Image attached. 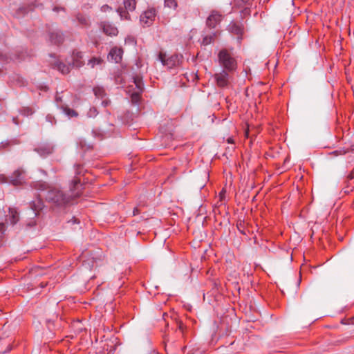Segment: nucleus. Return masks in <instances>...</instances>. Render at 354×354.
<instances>
[{"instance_id": "1", "label": "nucleus", "mask_w": 354, "mask_h": 354, "mask_svg": "<svg viewBox=\"0 0 354 354\" xmlns=\"http://www.w3.org/2000/svg\"><path fill=\"white\" fill-rule=\"evenodd\" d=\"M80 192H72L71 195H68L62 190L55 187H49L45 194V199L48 203L56 207H64L68 205L73 197H77Z\"/></svg>"}, {"instance_id": "2", "label": "nucleus", "mask_w": 354, "mask_h": 354, "mask_svg": "<svg viewBox=\"0 0 354 354\" xmlns=\"http://www.w3.org/2000/svg\"><path fill=\"white\" fill-rule=\"evenodd\" d=\"M219 65L223 70L234 72L237 68V62L233 53L227 48H222L218 54Z\"/></svg>"}, {"instance_id": "3", "label": "nucleus", "mask_w": 354, "mask_h": 354, "mask_svg": "<svg viewBox=\"0 0 354 354\" xmlns=\"http://www.w3.org/2000/svg\"><path fill=\"white\" fill-rule=\"evenodd\" d=\"M233 73L234 72L222 70L221 72L215 73L214 77L217 86L222 88H227L232 79V73Z\"/></svg>"}, {"instance_id": "4", "label": "nucleus", "mask_w": 354, "mask_h": 354, "mask_svg": "<svg viewBox=\"0 0 354 354\" xmlns=\"http://www.w3.org/2000/svg\"><path fill=\"white\" fill-rule=\"evenodd\" d=\"M166 55L163 53H160L158 59L164 66H167L169 68H172L178 66L183 59V56L179 55H173L169 57H166Z\"/></svg>"}, {"instance_id": "5", "label": "nucleus", "mask_w": 354, "mask_h": 354, "mask_svg": "<svg viewBox=\"0 0 354 354\" xmlns=\"http://www.w3.org/2000/svg\"><path fill=\"white\" fill-rule=\"evenodd\" d=\"M223 15L218 10H213L206 19V26L210 29L215 28L223 20Z\"/></svg>"}, {"instance_id": "6", "label": "nucleus", "mask_w": 354, "mask_h": 354, "mask_svg": "<svg viewBox=\"0 0 354 354\" xmlns=\"http://www.w3.org/2000/svg\"><path fill=\"white\" fill-rule=\"evenodd\" d=\"M156 10L154 8H149L140 15V22L144 26H149L155 20Z\"/></svg>"}, {"instance_id": "7", "label": "nucleus", "mask_w": 354, "mask_h": 354, "mask_svg": "<svg viewBox=\"0 0 354 354\" xmlns=\"http://www.w3.org/2000/svg\"><path fill=\"white\" fill-rule=\"evenodd\" d=\"M49 41L52 44L60 46L65 39L64 32L60 30H53L48 31Z\"/></svg>"}, {"instance_id": "8", "label": "nucleus", "mask_w": 354, "mask_h": 354, "mask_svg": "<svg viewBox=\"0 0 354 354\" xmlns=\"http://www.w3.org/2000/svg\"><path fill=\"white\" fill-rule=\"evenodd\" d=\"M8 178L9 184L14 186L21 185L25 182L24 171L22 169H17Z\"/></svg>"}, {"instance_id": "9", "label": "nucleus", "mask_w": 354, "mask_h": 354, "mask_svg": "<svg viewBox=\"0 0 354 354\" xmlns=\"http://www.w3.org/2000/svg\"><path fill=\"white\" fill-rule=\"evenodd\" d=\"M227 29L230 32L237 36V39L240 42L244 32L243 25L236 21H231L228 25Z\"/></svg>"}, {"instance_id": "10", "label": "nucleus", "mask_w": 354, "mask_h": 354, "mask_svg": "<svg viewBox=\"0 0 354 354\" xmlns=\"http://www.w3.org/2000/svg\"><path fill=\"white\" fill-rule=\"evenodd\" d=\"M75 176L74 180L72 181V185L71 187V192H80L79 187H82L80 184V179L78 178L77 176L83 175L84 174V168L83 165L81 164H75Z\"/></svg>"}, {"instance_id": "11", "label": "nucleus", "mask_w": 354, "mask_h": 354, "mask_svg": "<svg viewBox=\"0 0 354 354\" xmlns=\"http://www.w3.org/2000/svg\"><path fill=\"white\" fill-rule=\"evenodd\" d=\"M43 8V4L38 3L37 1L32 2L31 3L19 8L16 12V16L17 17H22L30 11H33L36 8Z\"/></svg>"}, {"instance_id": "12", "label": "nucleus", "mask_w": 354, "mask_h": 354, "mask_svg": "<svg viewBox=\"0 0 354 354\" xmlns=\"http://www.w3.org/2000/svg\"><path fill=\"white\" fill-rule=\"evenodd\" d=\"M123 49L122 48L113 47L108 54V59L120 63L122 61Z\"/></svg>"}, {"instance_id": "13", "label": "nucleus", "mask_w": 354, "mask_h": 354, "mask_svg": "<svg viewBox=\"0 0 354 354\" xmlns=\"http://www.w3.org/2000/svg\"><path fill=\"white\" fill-rule=\"evenodd\" d=\"M84 64L82 52L74 50L72 54V62L70 63V65L73 67L80 68Z\"/></svg>"}, {"instance_id": "14", "label": "nucleus", "mask_w": 354, "mask_h": 354, "mask_svg": "<svg viewBox=\"0 0 354 354\" xmlns=\"http://www.w3.org/2000/svg\"><path fill=\"white\" fill-rule=\"evenodd\" d=\"M35 151L41 156L45 157L53 151V147L48 144H42L35 148Z\"/></svg>"}, {"instance_id": "15", "label": "nucleus", "mask_w": 354, "mask_h": 354, "mask_svg": "<svg viewBox=\"0 0 354 354\" xmlns=\"http://www.w3.org/2000/svg\"><path fill=\"white\" fill-rule=\"evenodd\" d=\"M31 209L34 212L35 216L39 214V212L41 211L44 207V202L41 198H37L30 203Z\"/></svg>"}, {"instance_id": "16", "label": "nucleus", "mask_w": 354, "mask_h": 354, "mask_svg": "<svg viewBox=\"0 0 354 354\" xmlns=\"http://www.w3.org/2000/svg\"><path fill=\"white\" fill-rule=\"evenodd\" d=\"M7 221L12 225H15L19 221V213L16 208L9 207Z\"/></svg>"}, {"instance_id": "17", "label": "nucleus", "mask_w": 354, "mask_h": 354, "mask_svg": "<svg viewBox=\"0 0 354 354\" xmlns=\"http://www.w3.org/2000/svg\"><path fill=\"white\" fill-rule=\"evenodd\" d=\"M102 30L104 34L109 36H115L118 33L117 28L109 24H103Z\"/></svg>"}, {"instance_id": "18", "label": "nucleus", "mask_w": 354, "mask_h": 354, "mask_svg": "<svg viewBox=\"0 0 354 354\" xmlns=\"http://www.w3.org/2000/svg\"><path fill=\"white\" fill-rule=\"evenodd\" d=\"M133 80L136 88H137V91H139L140 92H143L144 84L142 82V78L138 75H136L133 77Z\"/></svg>"}, {"instance_id": "19", "label": "nucleus", "mask_w": 354, "mask_h": 354, "mask_svg": "<svg viewBox=\"0 0 354 354\" xmlns=\"http://www.w3.org/2000/svg\"><path fill=\"white\" fill-rule=\"evenodd\" d=\"M76 19L80 23V24L82 25L83 26L88 27L90 26V22L88 17L81 13H77L76 15Z\"/></svg>"}, {"instance_id": "20", "label": "nucleus", "mask_w": 354, "mask_h": 354, "mask_svg": "<svg viewBox=\"0 0 354 354\" xmlns=\"http://www.w3.org/2000/svg\"><path fill=\"white\" fill-rule=\"evenodd\" d=\"M57 317H58V315L55 313L53 314L51 317L46 319V325H47L48 328L50 331H53L55 330L54 322L57 319Z\"/></svg>"}, {"instance_id": "21", "label": "nucleus", "mask_w": 354, "mask_h": 354, "mask_svg": "<svg viewBox=\"0 0 354 354\" xmlns=\"http://www.w3.org/2000/svg\"><path fill=\"white\" fill-rule=\"evenodd\" d=\"M71 65H66L62 62H58L56 64V68L62 74H68L70 72Z\"/></svg>"}, {"instance_id": "22", "label": "nucleus", "mask_w": 354, "mask_h": 354, "mask_svg": "<svg viewBox=\"0 0 354 354\" xmlns=\"http://www.w3.org/2000/svg\"><path fill=\"white\" fill-rule=\"evenodd\" d=\"M124 6L127 10L133 11L136 8V0H124Z\"/></svg>"}, {"instance_id": "23", "label": "nucleus", "mask_w": 354, "mask_h": 354, "mask_svg": "<svg viewBox=\"0 0 354 354\" xmlns=\"http://www.w3.org/2000/svg\"><path fill=\"white\" fill-rule=\"evenodd\" d=\"M62 109L63 110L64 113L66 114L70 118L78 116V113L76 111L70 109L67 106H62Z\"/></svg>"}, {"instance_id": "24", "label": "nucleus", "mask_w": 354, "mask_h": 354, "mask_svg": "<svg viewBox=\"0 0 354 354\" xmlns=\"http://www.w3.org/2000/svg\"><path fill=\"white\" fill-rule=\"evenodd\" d=\"M32 187L35 189L44 191L46 189L48 185L45 182L37 181L32 183Z\"/></svg>"}, {"instance_id": "25", "label": "nucleus", "mask_w": 354, "mask_h": 354, "mask_svg": "<svg viewBox=\"0 0 354 354\" xmlns=\"http://www.w3.org/2000/svg\"><path fill=\"white\" fill-rule=\"evenodd\" d=\"M129 10H127L123 8H118L117 9V12L119 14L122 19H130V15L129 14Z\"/></svg>"}, {"instance_id": "26", "label": "nucleus", "mask_w": 354, "mask_h": 354, "mask_svg": "<svg viewBox=\"0 0 354 354\" xmlns=\"http://www.w3.org/2000/svg\"><path fill=\"white\" fill-rule=\"evenodd\" d=\"M93 91L95 95L98 98H103L106 95L104 89L99 86L94 87Z\"/></svg>"}, {"instance_id": "27", "label": "nucleus", "mask_w": 354, "mask_h": 354, "mask_svg": "<svg viewBox=\"0 0 354 354\" xmlns=\"http://www.w3.org/2000/svg\"><path fill=\"white\" fill-rule=\"evenodd\" d=\"M216 33L214 32L212 35L205 36L203 39L202 44L204 46L210 44L213 41L214 38V37H216Z\"/></svg>"}, {"instance_id": "28", "label": "nucleus", "mask_w": 354, "mask_h": 354, "mask_svg": "<svg viewBox=\"0 0 354 354\" xmlns=\"http://www.w3.org/2000/svg\"><path fill=\"white\" fill-rule=\"evenodd\" d=\"M86 256V253H83L80 257L81 259L83 261V265H85V266L87 265L89 267H93L94 263L95 262V259L94 257H92L93 260H92V261H90L89 259H86V260L84 259Z\"/></svg>"}, {"instance_id": "29", "label": "nucleus", "mask_w": 354, "mask_h": 354, "mask_svg": "<svg viewBox=\"0 0 354 354\" xmlns=\"http://www.w3.org/2000/svg\"><path fill=\"white\" fill-rule=\"evenodd\" d=\"M345 186L343 188L344 192L346 194H348L351 192H353L354 187H353V183H348L347 180L344 182Z\"/></svg>"}, {"instance_id": "30", "label": "nucleus", "mask_w": 354, "mask_h": 354, "mask_svg": "<svg viewBox=\"0 0 354 354\" xmlns=\"http://www.w3.org/2000/svg\"><path fill=\"white\" fill-rule=\"evenodd\" d=\"M164 4L165 7L176 9L178 6L176 0H165Z\"/></svg>"}, {"instance_id": "31", "label": "nucleus", "mask_w": 354, "mask_h": 354, "mask_svg": "<svg viewBox=\"0 0 354 354\" xmlns=\"http://www.w3.org/2000/svg\"><path fill=\"white\" fill-rule=\"evenodd\" d=\"M103 60L100 57H93L88 61V64L91 68H94L95 65H99L102 63Z\"/></svg>"}, {"instance_id": "32", "label": "nucleus", "mask_w": 354, "mask_h": 354, "mask_svg": "<svg viewBox=\"0 0 354 354\" xmlns=\"http://www.w3.org/2000/svg\"><path fill=\"white\" fill-rule=\"evenodd\" d=\"M142 93V92H140L139 91H136L133 92L131 94V101H132L133 103L136 104V103H138L140 101V94Z\"/></svg>"}, {"instance_id": "33", "label": "nucleus", "mask_w": 354, "mask_h": 354, "mask_svg": "<svg viewBox=\"0 0 354 354\" xmlns=\"http://www.w3.org/2000/svg\"><path fill=\"white\" fill-rule=\"evenodd\" d=\"M16 144H18V142L16 140H13V141H9V140L3 141V142H1L0 143V148L6 149V148L10 147V145H16Z\"/></svg>"}, {"instance_id": "34", "label": "nucleus", "mask_w": 354, "mask_h": 354, "mask_svg": "<svg viewBox=\"0 0 354 354\" xmlns=\"http://www.w3.org/2000/svg\"><path fill=\"white\" fill-rule=\"evenodd\" d=\"M98 111L95 107H91L88 111V115L89 117H95L97 115Z\"/></svg>"}, {"instance_id": "35", "label": "nucleus", "mask_w": 354, "mask_h": 354, "mask_svg": "<svg viewBox=\"0 0 354 354\" xmlns=\"http://www.w3.org/2000/svg\"><path fill=\"white\" fill-rule=\"evenodd\" d=\"M348 183H354V169L349 173L347 176L346 179Z\"/></svg>"}, {"instance_id": "36", "label": "nucleus", "mask_w": 354, "mask_h": 354, "mask_svg": "<svg viewBox=\"0 0 354 354\" xmlns=\"http://www.w3.org/2000/svg\"><path fill=\"white\" fill-rule=\"evenodd\" d=\"M93 133L95 137H98L100 139L104 138V131H97V130H93Z\"/></svg>"}, {"instance_id": "37", "label": "nucleus", "mask_w": 354, "mask_h": 354, "mask_svg": "<svg viewBox=\"0 0 354 354\" xmlns=\"http://www.w3.org/2000/svg\"><path fill=\"white\" fill-rule=\"evenodd\" d=\"M0 183H9V178L4 174H0Z\"/></svg>"}, {"instance_id": "38", "label": "nucleus", "mask_w": 354, "mask_h": 354, "mask_svg": "<svg viewBox=\"0 0 354 354\" xmlns=\"http://www.w3.org/2000/svg\"><path fill=\"white\" fill-rule=\"evenodd\" d=\"M36 221L35 219H31L26 223V227L30 228L33 227L36 225Z\"/></svg>"}, {"instance_id": "39", "label": "nucleus", "mask_w": 354, "mask_h": 354, "mask_svg": "<svg viewBox=\"0 0 354 354\" xmlns=\"http://www.w3.org/2000/svg\"><path fill=\"white\" fill-rule=\"evenodd\" d=\"M22 111H23V113L24 115H32V111L29 107L24 108Z\"/></svg>"}, {"instance_id": "40", "label": "nucleus", "mask_w": 354, "mask_h": 354, "mask_svg": "<svg viewBox=\"0 0 354 354\" xmlns=\"http://www.w3.org/2000/svg\"><path fill=\"white\" fill-rule=\"evenodd\" d=\"M112 10L111 7V6H109V5H106V4L103 5V6L101 7V10H102V12H108V11H110V10Z\"/></svg>"}, {"instance_id": "41", "label": "nucleus", "mask_w": 354, "mask_h": 354, "mask_svg": "<svg viewBox=\"0 0 354 354\" xmlns=\"http://www.w3.org/2000/svg\"><path fill=\"white\" fill-rule=\"evenodd\" d=\"M6 223L1 222L0 223V232L3 234L4 232H6Z\"/></svg>"}, {"instance_id": "42", "label": "nucleus", "mask_w": 354, "mask_h": 354, "mask_svg": "<svg viewBox=\"0 0 354 354\" xmlns=\"http://www.w3.org/2000/svg\"><path fill=\"white\" fill-rule=\"evenodd\" d=\"M178 329L183 333L184 330L185 329V326H184L183 323L180 321L178 322Z\"/></svg>"}, {"instance_id": "43", "label": "nucleus", "mask_w": 354, "mask_h": 354, "mask_svg": "<svg viewBox=\"0 0 354 354\" xmlns=\"http://www.w3.org/2000/svg\"><path fill=\"white\" fill-rule=\"evenodd\" d=\"M53 10L54 12H59V11H64L65 12V8L64 7H61V6H55L53 8Z\"/></svg>"}, {"instance_id": "44", "label": "nucleus", "mask_w": 354, "mask_h": 354, "mask_svg": "<svg viewBox=\"0 0 354 354\" xmlns=\"http://www.w3.org/2000/svg\"><path fill=\"white\" fill-rule=\"evenodd\" d=\"M55 101H56V102H57V104L58 106H60V107L62 108V105L61 104V102H62V97H59V96H56V97H55Z\"/></svg>"}, {"instance_id": "45", "label": "nucleus", "mask_w": 354, "mask_h": 354, "mask_svg": "<svg viewBox=\"0 0 354 354\" xmlns=\"http://www.w3.org/2000/svg\"><path fill=\"white\" fill-rule=\"evenodd\" d=\"M140 210L138 207H136L133 210V216H136L140 213Z\"/></svg>"}, {"instance_id": "46", "label": "nucleus", "mask_w": 354, "mask_h": 354, "mask_svg": "<svg viewBox=\"0 0 354 354\" xmlns=\"http://www.w3.org/2000/svg\"><path fill=\"white\" fill-rule=\"evenodd\" d=\"M109 102H110L109 101H108V100H103V101H102V104L104 107H106V106H108V104H109Z\"/></svg>"}, {"instance_id": "47", "label": "nucleus", "mask_w": 354, "mask_h": 354, "mask_svg": "<svg viewBox=\"0 0 354 354\" xmlns=\"http://www.w3.org/2000/svg\"><path fill=\"white\" fill-rule=\"evenodd\" d=\"M242 12H243V13H244V14H248V15H249L250 10H249V8H245Z\"/></svg>"}, {"instance_id": "48", "label": "nucleus", "mask_w": 354, "mask_h": 354, "mask_svg": "<svg viewBox=\"0 0 354 354\" xmlns=\"http://www.w3.org/2000/svg\"><path fill=\"white\" fill-rule=\"evenodd\" d=\"M46 119L48 120L51 123H53V121L51 119H54L51 115H47Z\"/></svg>"}, {"instance_id": "49", "label": "nucleus", "mask_w": 354, "mask_h": 354, "mask_svg": "<svg viewBox=\"0 0 354 354\" xmlns=\"http://www.w3.org/2000/svg\"><path fill=\"white\" fill-rule=\"evenodd\" d=\"M6 58V55L0 53V60H3Z\"/></svg>"}, {"instance_id": "50", "label": "nucleus", "mask_w": 354, "mask_h": 354, "mask_svg": "<svg viewBox=\"0 0 354 354\" xmlns=\"http://www.w3.org/2000/svg\"><path fill=\"white\" fill-rule=\"evenodd\" d=\"M149 354H158V353L157 351H156L155 350H152L149 352Z\"/></svg>"}, {"instance_id": "51", "label": "nucleus", "mask_w": 354, "mask_h": 354, "mask_svg": "<svg viewBox=\"0 0 354 354\" xmlns=\"http://www.w3.org/2000/svg\"><path fill=\"white\" fill-rule=\"evenodd\" d=\"M245 136H246L247 138H248V137H249V130H248V129H247V130L245 131Z\"/></svg>"}, {"instance_id": "52", "label": "nucleus", "mask_w": 354, "mask_h": 354, "mask_svg": "<svg viewBox=\"0 0 354 354\" xmlns=\"http://www.w3.org/2000/svg\"><path fill=\"white\" fill-rule=\"evenodd\" d=\"M11 348H11L10 345H8V350L6 351V352L10 351L11 350ZM4 353H6V351Z\"/></svg>"}, {"instance_id": "53", "label": "nucleus", "mask_w": 354, "mask_h": 354, "mask_svg": "<svg viewBox=\"0 0 354 354\" xmlns=\"http://www.w3.org/2000/svg\"><path fill=\"white\" fill-rule=\"evenodd\" d=\"M13 122L16 124H18V122H17V120L16 118H13Z\"/></svg>"}, {"instance_id": "54", "label": "nucleus", "mask_w": 354, "mask_h": 354, "mask_svg": "<svg viewBox=\"0 0 354 354\" xmlns=\"http://www.w3.org/2000/svg\"><path fill=\"white\" fill-rule=\"evenodd\" d=\"M73 223H76L77 222V218H75V217L73 218Z\"/></svg>"}, {"instance_id": "55", "label": "nucleus", "mask_w": 354, "mask_h": 354, "mask_svg": "<svg viewBox=\"0 0 354 354\" xmlns=\"http://www.w3.org/2000/svg\"><path fill=\"white\" fill-rule=\"evenodd\" d=\"M232 142V139L231 138L228 139V142Z\"/></svg>"}, {"instance_id": "56", "label": "nucleus", "mask_w": 354, "mask_h": 354, "mask_svg": "<svg viewBox=\"0 0 354 354\" xmlns=\"http://www.w3.org/2000/svg\"><path fill=\"white\" fill-rule=\"evenodd\" d=\"M185 349H186V346H184V347L183 348V351H184Z\"/></svg>"}]
</instances>
